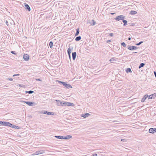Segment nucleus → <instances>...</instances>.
<instances>
[{
  "label": "nucleus",
  "mask_w": 156,
  "mask_h": 156,
  "mask_svg": "<svg viewBox=\"0 0 156 156\" xmlns=\"http://www.w3.org/2000/svg\"><path fill=\"white\" fill-rule=\"evenodd\" d=\"M145 63H141L139 66V68L140 69L141 67H143L145 65Z\"/></svg>",
  "instance_id": "obj_24"
},
{
  "label": "nucleus",
  "mask_w": 156,
  "mask_h": 156,
  "mask_svg": "<svg viewBox=\"0 0 156 156\" xmlns=\"http://www.w3.org/2000/svg\"><path fill=\"white\" fill-rule=\"evenodd\" d=\"M143 43V41H140V42L139 43H136V44H135L136 45H137V46H139V45H140V44H141L142 43Z\"/></svg>",
  "instance_id": "obj_31"
},
{
  "label": "nucleus",
  "mask_w": 156,
  "mask_h": 156,
  "mask_svg": "<svg viewBox=\"0 0 156 156\" xmlns=\"http://www.w3.org/2000/svg\"><path fill=\"white\" fill-rule=\"evenodd\" d=\"M23 58L24 60L28 61L29 59V56L28 54H24L23 55Z\"/></svg>",
  "instance_id": "obj_3"
},
{
  "label": "nucleus",
  "mask_w": 156,
  "mask_h": 156,
  "mask_svg": "<svg viewBox=\"0 0 156 156\" xmlns=\"http://www.w3.org/2000/svg\"><path fill=\"white\" fill-rule=\"evenodd\" d=\"M64 87H66V88L69 89V88H72V87L71 85L69 84H67L66 83H65L64 85Z\"/></svg>",
  "instance_id": "obj_9"
},
{
  "label": "nucleus",
  "mask_w": 156,
  "mask_h": 156,
  "mask_svg": "<svg viewBox=\"0 0 156 156\" xmlns=\"http://www.w3.org/2000/svg\"><path fill=\"white\" fill-rule=\"evenodd\" d=\"M121 45L124 47H125L126 46V44L124 42H123L121 43Z\"/></svg>",
  "instance_id": "obj_30"
},
{
  "label": "nucleus",
  "mask_w": 156,
  "mask_h": 156,
  "mask_svg": "<svg viewBox=\"0 0 156 156\" xmlns=\"http://www.w3.org/2000/svg\"><path fill=\"white\" fill-rule=\"evenodd\" d=\"M110 42H111V40H108L107 41V43H109Z\"/></svg>",
  "instance_id": "obj_46"
},
{
  "label": "nucleus",
  "mask_w": 156,
  "mask_h": 156,
  "mask_svg": "<svg viewBox=\"0 0 156 156\" xmlns=\"http://www.w3.org/2000/svg\"><path fill=\"white\" fill-rule=\"evenodd\" d=\"M125 18V16L123 15H119L117 16L114 18L116 21H119L120 20H123Z\"/></svg>",
  "instance_id": "obj_1"
},
{
  "label": "nucleus",
  "mask_w": 156,
  "mask_h": 156,
  "mask_svg": "<svg viewBox=\"0 0 156 156\" xmlns=\"http://www.w3.org/2000/svg\"><path fill=\"white\" fill-rule=\"evenodd\" d=\"M66 82H62V81L61 83L64 86V84H65Z\"/></svg>",
  "instance_id": "obj_44"
},
{
  "label": "nucleus",
  "mask_w": 156,
  "mask_h": 156,
  "mask_svg": "<svg viewBox=\"0 0 156 156\" xmlns=\"http://www.w3.org/2000/svg\"><path fill=\"white\" fill-rule=\"evenodd\" d=\"M149 132L150 133H154L156 132V128H151L149 130Z\"/></svg>",
  "instance_id": "obj_6"
},
{
  "label": "nucleus",
  "mask_w": 156,
  "mask_h": 156,
  "mask_svg": "<svg viewBox=\"0 0 156 156\" xmlns=\"http://www.w3.org/2000/svg\"><path fill=\"white\" fill-rule=\"evenodd\" d=\"M79 33V28H78L76 30V33L75 34V36H77Z\"/></svg>",
  "instance_id": "obj_17"
},
{
  "label": "nucleus",
  "mask_w": 156,
  "mask_h": 156,
  "mask_svg": "<svg viewBox=\"0 0 156 156\" xmlns=\"http://www.w3.org/2000/svg\"><path fill=\"white\" fill-rule=\"evenodd\" d=\"M68 102L63 101L60 102V104L62 106H67Z\"/></svg>",
  "instance_id": "obj_12"
},
{
  "label": "nucleus",
  "mask_w": 156,
  "mask_h": 156,
  "mask_svg": "<svg viewBox=\"0 0 156 156\" xmlns=\"http://www.w3.org/2000/svg\"><path fill=\"white\" fill-rule=\"evenodd\" d=\"M81 39V37L80 36H79L78 37H77L75 40L76 41H78L80 40Z\"/></svg>",
  "instance_id": "obj_19"
},
{
  "label": "nucleus",
  "mask_w": 156,
  "mask_h": 156,
  "mask_svg": "<svg viewBox=\"0 0 156 156\" xmlns=\"http://www.w3.org/2000/svg\"><path fill=\"white\" fill-rule=\"evenodd\" d=\"M55 137L58 139H60V136H55Z\"/></svg>",
  "instance_id": "obj_34"
},
{
  "label": "nucleus",
  "mask_w": 156,
  "mask_h": 156,
  "mask_svg": "<svg viewBox=\"0 0 156 156\" xmlns=\"http://www.w3.org/2000/svg\"><path fill=\"white\" fill-rule=\"evenodd\" d=\"M115 14V13H111V14H112V15H113V14Z\"/></svg>",
  "instance_id": "obj_51"
},
{
  "label": "nucleus",
  "mask_w": 156,
  "mask_h": 156,
  "mask_svg": "<svg viewBox=\"0 0 156 156\" xmlns=\"http://www.w3.org/2000/svg\"><path fill=\"white\" fill-rule=\"evenodd\" d=\"M121 141L123 142H126V140L124 139H122L121 140Z\"/></svg>",
  "instance_id": "obj_41"
},
{
  "label": "nucleus",
  "mask_w": 156,
  "mask_h": 156,
  "mask_svg": "<svg viewBox=\"0 0 156 156\" xmlns=\"http://www.w3.org/2000/svg\"><path fill=\"white\" fill-rule=\"evenodd\" d=\"M36 80H37V81H42L41 80V79H36Z\"/></svg>",
  "instance_id": "obj_42"
},
{
  "label": "nucleus",
  "mask_w": 156,
  "mask_h": 156,
  "mask_svg": "<svg viewBox=\"0 0 156 156\" xmlns=\"http://www.w3.org/2000/svg\"><path fill=\"white\" fill-rule=\"evenodd\" d=\"M137 52H133V53H136Z\"/></svg>",
  "instance_id": "obj_52"
},
{
  "label": "nucleus",
  "mask_w": 156,
  "mask_h": 156,
  "mask_svg": "<svg viewBox=\"0 0 156 156\" xmlns=\"http://www.w3.org/2000/svg\"><path fill=\"white\" fill-rule=\"evenodd\" d=\"M13 128H15V129H20V127L19 126L15 125H14V126H13Z\"/></svg>",
  "instance_id": "obj_32"
},
{
  "label": "nucleus",
  "mask_w": 156,
  "mask_h": 156,
  "mask_svg": "<svg viewBox=\"0 0 156 156\" xmlns=\"http://www.w3.org/2000/svg\"><path fill=\"white\" fill-rule=\"evenodd\" d=\"M137 13V12H136V11L132 10L130 12V14L131 15H135Z\"/></svg>",
  "instance_id": "obj_18"
},
{
  "label": "nucleus",
  "mask_w": 156,
  "mask_h": 156,
  "mask_svg": "<svg viewBox=\"0 0 156 156\" xmlns=\"http://www.w3.org/2000/svg\"><path fill=\"white\" fill-rule=\"evenodd\" d=\"M123 22V26H126L127 24V21L126 20H124V19L123 20H122Z\"/></svg>",
  "instance_id": "obj_21"
},
{
  "label": "nucleus",
  "mask_w": 156,
  "mask_h": 156,
  "mask_svg": "<svg viewBox=\"0 0 156 156\" xmlns=\"http://www.w3.org/2000/svg\"><path fill=\"white\" fill-rule=\"evenodd\" d=\"M109 36H111V37H113L114 36V34L113 33H110L109 34Z\"/></svg>",
  "instance_id": "obj_35"
},
{
  "label": "nucleus",
  "mask_w": 156,
  "mask_h": 156,
  "mask_svg": "<svg viewBox=\"0 0 156 156\" xmlns=\"http://www.w3.org/2000/svg\"><path fill=\"white\" fill-rule=\"evenodd\" d=\"M126 72L127 73H131L132 71L130 68H128L126 70Z\"/></svg>",
  "instance_id": "obj_23"
},
{
  "label": "nucleus",
  "mask_w": 156,
  "mask_h": 156,
  "mask_svg": "<svg viewBox=\"0 0 156 156\" xmlns=\"http://www.w3.org/2000/svg\"><path fill=\"white\" fill-rule=\"evenodd\" d=\"M72 137V136L70 135H67L64 136V140L69 139Z\"/></svg>",
  "instance_id": "obj_16"
},
{
  "label": "nucleus",
  "mask_w": 156,
  "mask_h": 156,
  "mask_svg": "<svg viewBox=\"0 0 156 156\" xmlns=\"http://www.w3.org/2000/svg\"><path fill=\"white\" fill-rule=\"evenodd\" d=\"M69 58L70 59H71V55L70 54L69 55Z\"/></svg>",
  "instance_id": "obj_49"
},
{
  "label": "nucleus",
  "mask_w": 156,
  "mask_h": 156,
  "mask_svg": "<svg viewBox=\"0 0 156 156\" xmlns=\"http://www.w3.org/2000/svg\"><path fill=\"white\" fill-rule=\"evenodd\" d=\"M24 8L28 10V11H30L31 10L30 8V6L28 5V4L25 3L24 4Z\"/></svg>",
  "instance_id": "obj_4"
},
{
  "label": "nucleus",
  "mask_w": 156,
  "mask_h": 156,
  "mask_svg": "<svg viewBox=\"0 0 156 156\" xmlns=\"http://www.w3.org/2000/svg\"><path fill=\"white\" fill-rule=\"evenodd\" d=\"M57 102H61L60 101V100H56L55 101Z\"/></svg>",
  "instance_id": "obj_45"
},
{
  "label": "nucleus",
  "mask_w": 156,
  "mask_h": 156,
  "mask_svg": "<svg viewBox=\"0 0 156 156\" xmlns=\"http://www.w3.org/2000/svg\"><path fill=\"white\" fill-rule=\"evenodd\" d=\"M98 155L97 154H92L91 156H97Z\"/></svg>",
  "instance_id": "obj_40"
},
{
  "label": "nucleus",
  "mask_w": 156,
  "mask_h": 156,
  "mask_svg": "<svg viewBox=\"0 0 156 156\" xmlns=\"http://www.w3.org/2000/svg\"><path fill=\"white\" fill-rule=\"evenodd\" d=\"M128 49L130 50H134L138 49V47L135 46H131L128 45L127 47Z\"/></svg>",
  "instance_id": "obj_2"
},
{
  "label": "nucleus",
  "mask_w": 156,
  "mask_h": 156,
  "mask_svg": "<svg viewBox=\"0 0 156 156\" xmlns=\"http://www.w3.org/2000/svg\"><path fill=\"white\" fill-rule=\"evenodd\" d=\"M43 151H36L33 154V155H38L39 154H41L43 153Z\"/></svg>",
  "instance_id": "obj_8"
},
{
  "label": "nucleus",
  "mask_w": 156,
  "mask_h": 156,
  "mask_svg": "<svg viewBox=\"0 0 156 156\" xmlns=\"http://www.w3.org/2000/svg\"><path fill=\"white\" fill-rule=\"evenodd\" d=\"M154 73L155 77H156V72L155 71H154Z\"/></svg>",
  "instance_id": "obj_47"
},
{
  "label": "nucleus",
  "mask_w": 156,
  "mask_h": 156,
  "mask_svg": "<svg viewBox=\"0 0 156 156\" xmlns=\"http://www.w3.org/2000/svg\"><path fill=\"white\" fill-rule=\"evenodd\" d=\"M5 23L6 24V25H7V26H9V24L8 23V22L7 21V20H6L5 21Z\"/></svg>",
  "instance_id": "obj_38"
},
{
  "label": "nucleus",
  "mask_w": 156,
  "mask_h": 156,
  "mask_svg": "<svg viewBox=\"0 0 156 156\" xmlns=\"http://www.w3.org/2000/svg\"><path fill=\"white\" fill-rule=\"evenodd\" d=\"M20 74H15L13 75V76H19Z\"/></svg>",
  "instance_id": "obj_43"
},
{
  "label": "nucleus",
  "mask_w": 156,
  "mask_h": 156,
  "mask_svg": "<svg viewBox=\"0 0 156 156\" xmlns=\"http://www.w3.org/2000/svg\"><path fill=\"white\" fill-rule=\"evenodd\" d=\"M8 122H7L0 121V124L5 126H7Z\"/></svg>",
  "instance_id": "obj_7"
},
{
  "label": "nucleus",
  "mask_w": 156,
  "mask_h": 156,
  "mask_svg": "<svg viewBox=\"0 0 156 156\" xmlns=\"http://www.w3.org/2000/svg\"><path fill=\"white\" fill-rule=\"evenodd\" d=\"M116 61L114 58H111L110 60H109V61L111 62H113V61Z\"/></svg>",
  "instance_id": "obj_33"
},
{
  "label": "nucleus",
  "mask_w": 156,
  "mask_h": 156,
  "mask_svg": "<svg viewBox=\"0 0 156 156\" xmlns=\"http://www.w3.org/2000/svg\"><path fill=\"white\" fill-rule=\"evenodd\" d=\"M53 44V42L52 41H51L49 43V47L50 48H52Z\"/></svg>",
  "instance_id": "obj_26"
},
{
  "label": "nucleus",
  "mask_w": 156,
  "mask_h": 156,
  "mask_svg": "<svg viewBox=\"0 0 156 156\" xmlns=\"http://www.w3.org/2000/svg\"><path fill=\"white\" fill-rule=\"evenodd\" d=\"M67 104H68L67 106H74V104L72 103L68 102V103Z\"/></svg>",
  "instance_id": "obj_22"
},
{
  "label": "nucleus",
  "mask_w": 156,
  "mask_h": 156,
  "mask_svg": "<svg viewBox=\"0 0 156 156\" xmlns=\"http://www.w3.org/2000/svg\"><path fill=\"white\" fill-rule=\"evenodd\" d=\"M25 92L26 93H28L29 94H31L34 92V91L32 90H30L29 91H26Z\"/></svg>",
  "instance_id": "obj_28"
},
{
  "label": "nucleus",
  "mask_w": 156,
  "mask_h": 156,
  "mask_svg": "<svg viewBox=\"0 0 156 156\" xmlns=\"http://www.w3.org/2000/svg\"><path fill=\"white\" fill-rule=\"evenodd\" d=\"M43 113L48 115H53L54 114V113L53 112H48L47 111H44V112Z\"/></svg>",
  "instance_id": "obj_13"
},
{
  "label": "nucleus",
  "mask_w": 156,
  "mask_h": 156,
  "mask_svg": "<svg viewBox=\"0 0 156 156\" xmlns=\"http://www.w3.org/2000/svg\"><path fill=\"white\" fill-rule=\"evenodd\" d=\"M67 52H68V55H69L70 54H71V49L70 48H69L67 50Z\"/></svg>",
  "instance_id": "obj_27"
},
{
  "label": "nucleus",
  "mask_w": 156,
  "mask_h": 156,
  "mask_svg": "<svg viewBox=\"0 0 156 156\" xmlns=\"http://www.w3.org/2000/svg\"><path fill=\"white\" fill-rule=\"evenodd\" d=\"M64 136H60V139H64Z\"/></svg>",
  "instance_id": "obj_39"
},
{
  "label": "nucleus",
  "mask_w": 156,
  "mask_h": 156,
  "mask_svg": "<svg viewBox=\"0 0 156 156\" xmlns=\"http://www.w3.org/2000/svg\"><path fill=\"white\" fill-rule=\"evenodd\" d=\"M90 115V114L86 113L84 114H83L81 116L84 118H86V117H88Z\"/></svg>",
  "instance_id": "obj_14"
},
{
  "label": "nucleus",
  "mask_w": 156,
  "mask_h": 156,
  "mask_svg": "<svg viewBox=\"0 0 156 156\" xmlns=\"http://www.w3.org/2000/svg\"><path fill=\"white\" fill-rule=\"evenodd\" d=\"M131 39V37H129V38H128V40H130Z\"/></svg>",
  "instance_id": "obj_50"
},
{
  "label": "nucleus",
  "mask_w": 156,
  "mask_h": 156,
  "mask_svg": "<svg viewBox=\"0 0 156 156\" xmlns=\"http://www.w3.org/2000/svg\"><path fill=\"white\" fill-rule=\"evenodd\" d=\"M24 103H26L29 106H33V105L35 103L34 102H30V101H24Z\"/></svg>",
  "instance_id": "obj_5"
},
{
  "label": "nucleus",
  "mask_w": 156,
  "mask_h": 156,
  "mask_svg": "<svg viewBox=\"0 0 156 156\" xmlns=\"http://www.w3.org/2000/svg\"><path fill=\"white\" fill-rule=\"evenodd\" d=\"M11 53L14 55H16V53L15 51H12L11 52Z\"/></svg>",
  "instance_id": "obj_36"
},
{
  "label": "nucleus",
  "mask_w": 156,
  "mask_h": 156,
  "mask_svg": "<svg viewBox=\"0 0 156 156\" xmlns=\"http://www.w3.org/2000/svg\"><path fill=\"white\" fill-rule=\"evenodd\" d=\"M148 97V95L146 94L144 96L143 98L142 99L141 101V102H144L146 100Z\"/></svg>",
  "instance_id": "obj_10"
},
{
  "label": "nucleus",
  "mask_w": 156,
  "mask_h": 156,
  "mask_svg": "<svg viewBox=\"0 0 156 156\" xmlns=\"http://www.w3.org/2000/svg\"><path fill=\"white\" fill-rule=\"evenodd\" d=\"M58 83H61V82H62V81H59V80H58Z\"/></svg>",
  "instance_id": "obj_48"
},
{
  "label": "nucleus",
  "mask_w": 156,
  "mask_h": 156,
  "mask_svg": "<svg viewBox=\"0 0 156 156\" xmlns=\"http://www.w3.org/2000/svg\"><path fill=\"white\" fill-rule=\"evenodd\" d=\"M14 125L12 124L9 122H8L7 126L13 128Z\"/></svg>",
  "instance_id": "obj_20"
},
{
  "label": "nucleus",
  "mask_w": 156,
  "mask_h": 156,
  "mask_svg": "<svg viewBox=\"0 0 156 156\" xmlns=\"http://www.w3.org/2000/svg\"><path fill=\"white\" fill-rule=\"evenodd\" d=\"M7 80H9V81H12L13 80V79L11 78H7Z\"/></svg>",
  "instance_id": "obj_37"
},
{
  "label": "nucleus",
  "mask_w": 156,
  "mask_h": 156,
  "mask_svg": "<svg viewBox=\"0 0 156 156\" xmlns=\"http://www.w3.org/2000/svg\"><path fill=\"white\" fill-rule=\"evenodd\" d=\"M89 23L92 26H94L96 24V22L94 20H92Z\"/></svg>",
  "instance_id": "obj_15"
},
{
  "label": "nucleus",
  "mask_w": 156,
  "mask_h": 156,
  "mask_svg": "<svg viewBox=\"0 0 156 156\" xmlns=\"http://www.w3.org/2000/svg\"><path fill=\"white\" fill-rule=\"evenodd\" d=\"M153 95H154V94H152V95H150L149 96L148 95V97H147V98H148V99H152L153 98Z\"/></svg>",
  "instance_id": "obj_25"
},
{
  "label": "nucleus",
  "mask_w": 156,
  "mask_h": 156,
  "mask_svg": "<svg viewBox=\"0 0 156 156\" xmlns=\"http://www.w3.org/2000/svg\"><path fill=\"white\" fill-rule=\"evenodd\" d=\"M128 24L129 25V27L133 26L135 25L134 23H128Z\"/></svg>",
  "instance_id": "obj_29"
},
{
  "label": "nucleus",
  "mask_w": 156,
  "mask_h": 156,
  "mask_svg": "<svg viewBox=\"0 0 156 156\" xmlns=\"http://www.w3.org/2000/svg\"><path fill=\"white\" fill-rule=\"evenodd\" d=\"M76 56V52L72 53V56L73 59V60H75Z\"/></svg>",
  "instance_id": "obj_11"
}]
</instances>
